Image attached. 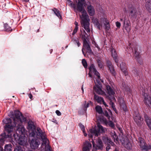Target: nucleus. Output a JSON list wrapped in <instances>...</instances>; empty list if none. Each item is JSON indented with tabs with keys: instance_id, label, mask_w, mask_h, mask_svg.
Here are the masks:
<instances>
[{
	"instance_id": "obj_1",
	"label": "nucleus",
	"mask_w": 151,
	"mask_h": 151,
	"mask_svg": "<svg viewBox=\"0 0 151 151\" xmlns=\"http://www.w3.org/2000/svg\"><path fill=\"white\" fill-rule=\"evenodd\" d=\"M75 2L73 3L72 1L67 0L66 3L69 6L73 8L75 12L77 13L78 12H81L82 14L80 15L81 19V24L88 33L90 32L89 28V17L85 10L84 6H86V4L85 0H75Z\"/></svg>"
},
{
	"instance_id": "obj_2",
	"label": "nucleus",
	"mask_w": 151,
	"mask_h": 151,
	"mask_svg": "<svg viewBox=\"0 0 151 151\" xmlns=\"http://www.w3.org/2000/svg\"><path fill=\"white\" fill-rule=\"evenodd\" d=\"M9 116L13 118V122H12L9 118L4 119L3 122L6 124L4 127L5 131L10 134L13 131L15 127H17V129L20 126H22V123L25 121L26 119L22 113L18 111H14V114L13 112H11Z\"/></svg>"
},
{
	"instance_id": "obj_3",
	"label": "nucleus",
	"mask_w": 151,
	"mask_h": 151,
	"mask_svg": "<svg viewBox=\"0 0 151 151\" xmlns=\"http://www.w3.org/2000/svg\"><path fill=\"white\" fill-rule=\"evenodd\" d=\"M89 72L88 74L90 77L93 78L92 73H93L95 76L94 78L96 79L94 80L95 86L93 87L94 91L97 93L104 95L105 94V93L102 89V86L101 84V82L103 83V81L100 79V74L96 70L93 64H91L89 67Z\"/></svg>"
},
{
	"instance_id": "obj_4",
	"label": "nucleus",
	"mask_w": 151,
	"mask_h": 151,
	"mask_svg": "<svg viewBox=\"0 0 151 151\" xmlns=\"http://www.w3.org/2000/svg\"><path fill=\"white\" fill-rule=\"evenodd\" d=\"M92 20L94 26L99 30L102 29L103 24L104 25L106 30H108L110 28L109 21L106 17H101L99 20L97 18L94 17L93 18Z\"/></svg>"
},
{
	"instance_id": "obj_5",
	"label": "nucleus",
	"mask_w": 151,
	"mask_h": 151,
	"mask_svg": "<svg viewBox=\"0 0 151 151\" xmlns=\"http://www.w3.org/2000/svg\"><path fill=\"white\" fill-rule=\"evenodd\" d=\"M26 132V130L23 125L20 126L17 130L16 133L19 137L18 142L20 145L24 146L27 144V137L25 136Z\"/></svg>"
},
{
	"instance_id": "obj_6",
	"label": "nucleus",
	"mask_w": 151,
	"mask_h": 151,
	"mask_svg": "<svg viewBox=\"0 0 151 151\" xmlns=\"http://www.w3.org/2000/svg\"><path fill=\"white\" fill-rule=\"evenodd\" d=\"M106 92L109 95L108 98L110 100V102L109 103L110 104L115 112L116 113H117V111L115 106L113 102L115 101L116 100L115 98L114 97L115 92L111 87L109 85H106Z\"/></svg>"
},
{
	"instance_id": "obj_7",
	"label": "nucleus",
	"mask_w": 151,
	"mask_h": 151,
	"mask_svg": "<svg viewBox=\"0 0 151 151\" xmlns=\"http://www.w3.org/2000/svg\"><path fill=\"white\" fill-rule=\"evenodd\" d=\"M97 126L98 128V130H97L94 128H92L89 130L90 133L88 135L90 137L92 138L93 136L98 137L99 134L100 132H102L104 131V130L103 127L99 123H97Z\"/></svg>"
},
{
	"instance_id": "obj_8",
	"label": "nucleus",
	"mask_w": 151,
	"mask_h": 151,
	"mask_svg": "<svg viewBox=\"0 0 151 151\" xmlns=\"http://www.w3.org/2000/svg\"><path fill=\"white\" fill-rule=\"evenodd\" d=\"M36 130V135L35 136L37 138H40L42 141V143L46 142L48 141V139L46 137L45 132H42V129L40 127H37Z\"/></svg>"
},
{
	"instance_id": "obj_9",
	"label": "nucleus",
	"mask_w": 151,
	"mask_h": 151,
	"mask_svg": "<svg viewBox=\"0 0 151 151\" xmlns=\"http://www.w3.org/2000/svg\"><path fill=\"white\" fill-rule=\"evenodd\" d=\"M35 137H29V142L32 149L35 150L38 147L40 144V141L37 139L35 138Z\"/></svg>"
},
{
	"instance_id": "obj_10",
	"label": "nucleus",
	"mask_w": 151,
	"mask_h": 151,
	"mask_svg": "<svg viewBox=\"0 0 151 151\" xmlns=\"http://www.w3.org/2000/svg\"><path fill=\"white\" fill-rule=\"evenodd\" d=\"M27 129L29 132V136L30 137H35L36 135V128L34 123L32 121H29L28 123Z\"/></svg>"
},
{
	"instance_id": "obj_11",
	"label": "nucleus",
	"mask_w": 151,
	"mask_h": 151,
	"mask_svg": "<svg viewBox=\"0 0 151 151\" xmlns=\"http://www.w3.org/2000/svg\"><path fill=\"white\" fill-rule=\"evenodd\" d=\"M138 141V144L142 151H148V150L151 149V145H147L143 138L139 137Z\"/></svg>"
},
{
	"instance_id": "obj_12",
	"label": "nucleus",
	"mask_w": 151,
	"mask_h": 151,
	"mask_svg": "<svg viewBox=\"0 0 151 151\" xmlns=\"http://www.w3.org/2000/svg\"><path fill=\"white\" fill-rule=\"evenodd\" d=\"M118 102L120 105L121 109L123 110L125 112L127 111V109L124 99L122 98H119Z\"/></svg>"
},
{
	"instance_id": "obj_13",
	"label": "nucleus",
	"mask_w": 151,
	"mask_h": 151,
	"mask_svg": "<svg viewBox=\"0 0 151 151\" xmlns=\"http://www.w3.org/2000/svg\"><path fill=\"white\" fill-rule=\"evenodd\" d=\"M129 8L130 10V14L132 17H136L138 14L136 8L132 5H129Z\"/></svg>"
},
{
	"instance_id": "obj_14",
	"label": "nucleus",
	"mask_w": 151,
	"mask_h": 151,
	"mask_svg": "<svg viewBox=\"0 0 151 151\" xmlns=\"http://www.w3.org/2000/svg\"><path fill=\"white\" fill-rule=\"evenodd\" d=\"M94 99L98 102V103L100 104H103L105 107L108 106L105 102L103 98L101 96H99L97 95H95L94 96Z\"/></svg>"
},
{
	"instance_id": "obj_15",
	"label": "nucleus",
	"mask_w": 151,
	"mask_h": 151,
	"mask_svg": "<svg viewBox=\"0 0 151 151\" xmlns=\"http://www.w3.org/2000/svg\"><path fill=\"white\" fill-rule=\"evenodd\" d=\"M93 147H94L96 150H101L103 148V145L101 139H99L97 142L96 145L93 142Z\"/></svg>"
},
{
	"instance_id": "obj_16",
	"label": "nucleus",
	"mask_w": 151,
	"mask_h": 151,
	"mask_svg": "<svg viewBox=\"0 0 151 151\" xmlns=\"http://www.w3.org/2000/svg\"><path fill=\"white\" fill-rule=\"evenodd\" d=\"M49 141L46 142L42 143L41 145V151H52L51 147L48 145Z\"/></svg>"
},
{
	"instance_id": "obj_17",
	"label": "nucleus",
	"mask_w": 151,
	"mask_h": 151,
	"mask_svg": "<svg viewBox=\"0 0 151 151\" xmlns=\"http://www.w3.org/2000/svg\"><path fill=\"white\" fill-rule=\"evenodd\" d=\"M84 48L87 50V52L91 54L92 53V51L91 49V47L86 40H83V47L82 49V52L83 55H85V54H84L83 51V49Z\"/></svg>"
},
{
	"instance_id": "obj_18",
	"label": "nucleus",
	"mask_w": 151,
	"mask_h": 151,
	"mask_svg": "<svg viewBox=\"0 0 151 151\" xmlns=\"http://www.w3.org/2000/svg\"><path fill=\"white\" fill-rule=\"evenodd\" d=\"M134 119L138 125L139 126L142 125L143 118H141L139 114H137L136 115L135 114L134 115Z\"/></svg>"
},
{
	"instance_id": "obj_19",
	"label": "nucleus",
	"mask_w": 151,
	"mask_h": 151,
	"mask_svg": "<svg viewBox=\"0 0 151 151\" xmlns=\"http://www.w3.org/2000/svg\"><path fill=\"white\" fill-rule=\"evenodd\" d=\"M144 96L145 97L144 102L146 105L151 108V97L146 93H144Z\"/></svg>"
},
{
	"instance_id": "obj_20",
	"label": "nucleus",
	"mask_w": 151,
	"mask_h": 151,
	"mask_svg": "<svg viewBox=\"0 0 151 151\" xmlns=\"http://www.w3.org/2000/svg\"><path fill=\"white\" fill-rule=\"evenodd\" d=\"M130 45L131 46H129V47H127V49L130 46V47L131 48V49L130 48H129L130 50L129 51V52H133V50L134 51V56L136 58H137V59L139 58V53L138 52H137V47H132L131 46V44H130Z\"/></svg>"
},
{
	"instance_id": "obj_21",
	"label": "nucleus",
	"mask_w": 151,
	"mask_h": 151,
	"mask_svg": "<svg viewBox=\"0 0 151 151\" xmlns=\"http://www.w3.org/2000/svg\"><path fill=\"white\" fill-rule=\"evenodd\" d=\"M120 67L122 71L126 76L128 75L127 68L126 64L122 62L120 64Z\"/></svg>"
},
{
	"instance_id": "obj_22",
	"label": "nucleus",
	"mask_w": 151,
	"mask_h": 151,
	"mask_svg": "<svg viewBox=\"0 0 151 151\" xmlns=\"http://www.w3.org/2000/svg\"><path fill=\"white\" fill-rule=\"evenodd\" d=\"M111 52L112 56L116 63L117 65L118 66V59L117 58V55L115 49L113 48H111Z\"/></svg>"
},
{
	"instance_id": "obj_23",
	"label": "nucleus",
	"mask_w": 151,
	"mask_h": 151,
	"mask_svg": "<svg viewBox=\"0 0 151 151\" xmlns=\"http://www.w3.org/2000/svg\"><path fill=\"white\" fill-rule=\"evenodd\" d=\"M102 139L105 144H109L112 146L115 145L114 143L111 141L110 139L108 138L107 136H103L102 137Z\"/></svg>"
},
{
	"instance_id": "obj_24",
	"label": "nucleus",
	"mask_w": 151,
	"mask_h": 151,
	"mask_svg": "<svg viewBox=\"0 0 151 151\" xmlns=\"http://www.w3.org/2000/svg\"><path fill=\"white\" fill-rule=\"evenodd\" d=\"M107 66L109 68L111 73L113 75L115 76L116 75L115 71L111 62L109 61H107Z\"/></svg>"
},
{
	"instance_id": "obj_25",
	"label": "nucleus",
	"mask_w": 151,
	"mask_h": 151,
	"mask_svg": "<svg viewBox=\"0 0 151 151\" xmlns=\"http://www.w3.org/2000/svg\"><path fill=\"white\" fill-rule=\"evenodd\" d=\"M130 22L128 19L124 18V27L126 30L127 31H129L130 28Z\"/></svg>"
},
{
	"instance_id": "obj_26",
	"label": "nucleus",
	"mask_w": 151,
	"mask_h": 151,
	"mask_svg": "<svg viewBox=\"0 0 151 151\" xmlns=\"http://www.w3.org/2000/svg\"><path fill=\"white\" fill-rule=\"evenodd\" d=\"M92 145L88 141H86L84 144L83 148V151H90V149L91 148Z\"/></svg>"
},
{
	"instance_id": "obj_27",
	"label": "nucleus",
	"mask_w": 151,
	"mask_h": 151,
	"mask_svg": "<svg viewBox=\"0 0 151 151\" xmlns=\"http://www.w3.org/2000/svg\"><path fill=\"white\" fill-rule=\"evenodd\" d=\"M88 13L91 16H93L95 13V10L93 7L91 5H89L87 6Z\"/></svg>"
},
{
	"instance_id": "obj_28",
	"label": "nucleus",
	"mask_w": 151,
	"mask_h": 151,
	"mask_svg": "<svg viewBox=\"0 0 151 151\" xmlns=\"http://www.w3.org/2000/svg\"><path fill=\"white\" fill-rule=\"evenodd\" d=\"M145 122L147 125L151 130V119L146 114L145 115Z\"/></svg>"
},
{
	"instance_id": "obj_29",
	"label": "nucleus",
	"mask_w": 151,
	"mask_h": 151,
	"mask_svg": "<svg viewBox=\"0 0 151 151\" xmlns=\"http://www.w3.org/2000/svg\"><path fill=\"white\" fill-rule=\"evenodd\" d=\"M145 6L148 12L151 13V0H148L146 2Z\"/></svg>"
},
{
	"instance_id": "obj_30",
	"label": "nucleus",
	"mask_w": 151,
	"mask_h": 151,
	"mask_svg": "<svg viewBox=\"0 0 151 151\" xmlns=\"http://www.w3.org/2000/svg\"><path fill=\"white\" fill-rule=\"evenodd\" d=\"M89 36V34L86 33L85 30H84L83 32H82L80 35V36L84 40H86Z\"/></svg>"
},
{
	"instance_id": "obj_31",
	"label": "nucleus",
	"mask_w": 151,
	"mask_h": 151,
	"mask_svg": "<svg viewBox=\"0 0 151 151\" xmlns=\"http://www.w3.org/2000/svg\"><path fill=\"white\" fill-rule=\"evenodd\" d=\"M124 146L125 148L128 150H130L132 148V145L128 140H127L124 145Z\"/></svg>"
},
{
	"instance_id": "obj_32",
	"label": "nucleus",
	"mask_w": 151,
	"mask_h": 151,
	"mask_svg": "<svg viewBox=\"0 0 151 151\" xmlns=\"http://www.w3.org/2000/svg\"><path fill=\"white\" fill-rule=\"evenodd\" d=\"M52 10L54 12L55 14L59 18H61V16L60 13V11L58 10L57 9L55 8H54L52 9Z\"/></svg>"
},
{
	"instance_id": "obj_33",
	"label": "nucleus",
	"mask_w": 151,
	"mask_h": 151,
	"mask_svg": "<svg viewBox=\"0 0 151 151\" xmlns=\"http://www.w3.org/2000/svg\"><path fill=\"white\" fill-rule=\"evenodd\" d=\"M12 146L9 144L6 145L4 147L5 151H11L12 150Z\"/></svg>"
},
{
	"instance_id": "obj_34",
	"label": "nucleus",
	"mask_w": 151,
	"mask_h": 151,
	"mask_svg": "<svg viewBox=\"0 0 151 151\" xmlns=\"http://www.w3.org/2000/svg\"><path fill=\"white\" fill-rule=\"evenodd\" d=\"M95 109L96 111L99 114H101L103 112L102 108L101 106L98 105L96 107Z\"/></svg>"
},
{
	"instance_id": "obj_35",
	"label": "nucleus",
	"mask_w": 151,
	"mask_h": 151,
	"mask_svg": "<svg viewBox=\"0 0 151 151\" xmlns=\"http://www.w3.org/2000/svg\"><path fill=\"white\" fill-rule=\"evenodd\" d=\"M4 27L7 31H11L12 30V29L6 23L4 24Z\"/></svg>"
},
{
	"instance_id": "obj_36",
	"label": "nucleus",
	"mask_w": 151,
	"mask_h": 151,
	"mask_svg": "<svg viewBox=\"0 0 151 151\" xmlns=\"http://www.w3.org/2000/svg\"><path fill=\"white\" fill-rule=\"evenodd\" d=\"M14 151H24V149L20 146H17L15 147Z\"/></svg>"
},
{
	"instance_id": "obj_37",
	"label": "nucleus",
	"mask_w": 151,
	"mask_h": 151,
	"mask_svg": "<svg viewBox=\"0 0 151 151\" xmlns=\"http://www.w3.org/2000/svg\"><path fill=\"white\" fill-rule=\"evenodd\" d=\"M111 137L114 140V141L115 142L116 140V141H117V138L118 137L117 135L116 134L115 132H114L112 133L111 134Z\"/></svg>"
},
{
	"instance_id": "obj_38",
	"label": "nucleus",
	"mask_w": 151,
	"mask_h": 151,
	"mask_svg": "<svg viewBox=\"0 0 151 151\" xmlns=\"http://www.w3.org/2000/svg\"><path fill=\"white\" fill-rule=\"evenodd\" d=\"M82 64L85 68H86L87 67V63L85 59H83L82 61Z\"/></svg>"
},
{
	"instance_id": "obj_39",
	"label": "nucleus",
	"mask_w": 151,
	"mask_h": 151,
	"mask_svg": "<svg viewBox=\"0 0 151 151\" xmlns=\"http://www.w3.org/2000/svg\"><path fill=\"white\" fill-rule=\"evenodd\" d=\"M97 62L99 67L101 68H102L103 67V65L102 61L100 60H98Z\"/></svg>"
},
{
	"instance_id": "obj_40",
	"label": "nucleus",
	"mask_w": 151,
	"mask_h": 151,
	"mask_svg": "<svg viewBox=\"0 0 151 151\" xmlns=\"http://www.w3.org/2000/svg\"><path fill=\"white\" fill-rule=\"evenodd\" d=\"M80 127L83 133H84L85 131V127L84 125H82V124H79Z\"/></svg>"
},
{
	"instance_id": "obj_41",
	"label": "nucleus",
	"mask_w": 151,
	"mask_h": 151,
	"mask_svg": "<svg viewBox=\"0 0 151 151\" xmlns=\"http://www.w3.org/2000/svg\"><path fill=\"white\" fill-rule=\"evenodd\" d=\"M74 42L75 43L77 44L78 47H79L80 46L81 44L79 43V41L78 39H75L74 40Z\"/></svg>"
},
{
	"instance_id": "obj_42",
	"label": "nucleus",
	"mask_w": 151,
	"mask_h": 151,
	"mask_svg": "<svg viewBox=\"0 0 151 151\" xmlns=\"http://www.w3.org/2000/svg\"><path fill=\"white\" fill-rule=\"evenodd\" d=\"M116 25L117 27L119 28L121 26V24L119 22H116Z\"/></svg>"
},
{
	"instance_id": "obj_43",
	"label": "nucleus",
	"mask_w": 151,
	"mask_h": 151,
	"mask_svg": "<svg viewBox=\"0 0 151 151\" xmlns=\"http://www.w3.org/2000/svg\"><path fill=\"white\" fill-rule=\"evenodd\" d=\"M132 71L133 73H134V76H138V72L137 70H135Z\"/></svg>"
},
{
	"instance_id": "obj_44",
	"label": "nucleus",
	"mask_w": 151,
	"mask_h": 151,
	"mask_svg": "<svg viewBox=\"0 0 151 151\" xmlns=\"http://www.w3.org/2000/svg\"><path fill=\"white\" fill-rule=\"evenodd\" d=\"M110 144H108L106 147V150L107 151H109V150L110 149Z\"/></svg>"
},
{
	"instance_id": "obj_45",
	"label": "nucleus",
	"mask_w": 151,
	"mask_h": 151,
	"mask_svg": "<svg viewBox=\"0 0 151 151\" xmlns=\"http://www.w3.org/2000/svg\"><path fill=\"white\" fill-rule=\"evenodd\" d=\"M55 113L58 116H60L61 115V113L58 110H57L56 111Z\"/></svg>"
},
{
	"instance_id": "obj_46",
	"label": "nucleus",
	"mask_w": 151,
	"mask_h": 151,
	"mask_svg": "<svg viewBox=\"0 0 151 151\" xmlns=\"http://www.w3.org/2000/svg\"><path fill=\"white\" fill-rule=\"evenodd\" d=\"M109 125L111 127H114V124L111 121H110L109 122Z\"/></svg>"
},
{
	"instance_id": "obj_47",
	"label": "nucleus",
	"mask_w": 151,
	"mask_h": 151,
	"mask_svg": "<svg viewBox=\"0 0 151 151\" xmlns=\"http://www.w3.org/2000/svg\"><path fill=\"white\" fill-rule=\"evenodd\" d=\"M105 115L107 117H109V116L107 112L106 111L105 112Z\"/></svg>"
},
{
	"instance_id": "obj_48",
	"label": "nucleus",
	"mask_w": 151,
	"mask_h": 151,
	"mask_svg": "<svg viewBox=\"0 0 151 151\" xmlns=\"http://www.w3.org/2000/svg\"><path fill=\"white\" fill-rule=\"evenodd\" d=\"M34 29H35V32H39V28H34Z\"/></svg>"
},
{
	"instance_id": "obj_49",
	"label": "nucleus",
	"mask_w": 151,
	"mask_h": 151,
	"mask_svg": "<svg viewBox=\"0 0 151 151\" xmlns=\"http://www.w3.org/2000/svg\"><path fill=\"white\" fill-rule=\"evenodd\" d=\"M77 30H75V29H74V31L73 32L72 35H74L77 32Z\"/></svg>"
},
{
	"instance_id": "obj_50",
	"label": "nucleus",
	"mask_w": 151,
	"mask_h": 151,
	"mask_svg": "<svg viewBox=\"0 0 151 151\" xmlns=\"http://www.w3.org/2000/svg\"><path fill=\"white\" fill-rule=\"evenodd\" d=\"M74 24L76 25V26H78V23L77 22L75 21L74 23Z\"/></svg>"
},
{
	"instance_id": "obj_51",
	"label": "nucleus",
	"mask_w": 151,
	"mask_h": 151,
	"mask_svg": "<svg viewBox=\"0 0 151 151\" xmlns=\"http://www.w3.org/2000/svg\"><path fill=\"white\" fill-rule=\"evenodd\" d=\"M29 98L30 99H31L32 98V95L30 94H29Z\"/></svg>"
},
{
	"instance_id": "obj_52",
	"label": "nucleus",
	"mask_w": 151,
	"mask_h": 151,
	"mask_svg": "<svg viewBox=\"0 0 151 151\" xmlns=\"http://www.w3.org/2000/svg\"><path fill=\"white\" fill-rule=\"evenodd\" d=\"M113 151H119V149L116 147L115 148V150Z\"/></svg>"
},
{
	"instance_id": "obj_53",
	"label": "nucleus",
	"mask_w": 151,
	"mask_h": 151,
	"mask_svg": "<svg viewBox=\"0 0 151 151\" xmlns=\"http://www.w3.org/2000/svg\"><path fill=\"white\" fill-rule=\"evenodd\" d=\"M78 28V26H76L74 29H75V30H76L77 31Z\"/></svg>"
},
{
	"instance_id": "obj_54",
	"label": "nucleus",
	"mask_w": 151,
	"mask_h": 151,
	"mask_svg": "<svg viewBox=\"0 0 151 151\" xmlns=\"http://www.w3.org/2000/svg\"><path fill=\"white\" fill-rule=\"evenodd\" d=\"M81 89L83 93V92L84 90H83V85H82V88H81Z\"/></svg>"
},
{
	"instance_id": "obj_55",
	"label": "nucleus",
	"mask_w": 151,
	"mask_h": 151,
	"mask_svg": "<svg viewBox=\"0 0 151 151\" xmlns=\"http://www.w3.org/2000/svg\"><path fill=\"white\" fill-rule=\"evenodd\" d=\"M84 133V136H87V134L85 132V131H84V133Z\"/></svg>"
},
{
	"instance_id": "obj_56",
	"label": "nucleus",
	"mask_w": 151,
	"mask_h": 151,
	"mask_svg": "<svg viewBox=\"0 0 151 151\" xmlns=\"http://www.w3.org/2000/svg\"><path fill=\"white\" fill-rule=\"evenodd\" d=\"M25 2H28L29 1V0H23Z\"/></svg>"
},
{
	"instance_id": "obj_57",
	"label": "nucleus",
	"mask_w": 151,
	"mask_h": 151,
	"mask_svg": "<svg viewBox=\"0 0 151 151\" xmlns=\"http://www.w3.org/2000/svg\"><path fill=\"white\" fill-rule=\"evenodd\" d=\"M88 106H89V104H88H88H87L86 105V107L87 108L88 107Z\"/></svg>"
},
{
	"instance_id": "obj_58",
	"label": "nucleus",
	"mask_w": 151,
	"mask_h": 151,
	"mask_svg": "<svg viewBox=\"0 0 151 151\" xmlns=\"http://www.w3.org/2000/svg\"><path fill=\"white\" fill-rule=\"evenodd\" d=\"M96 47L98 48V50H99V49H100V48L98 47V46H97Z\"/></svg>"
},
{
	"instance_id": "obj_59",
	"label": "nucleus",
	"mask_w": 151,
	"mask_h": 151,
	"mask_svg": "<svg viewBox=\"0 0 151 151\" xmlns=\"http://www.w3.org/2000/svg\"><path fill=\"white\" fill-rule=\"evenodd\" d=\"M120 21H123V19H120Z\"/></svg>"
},
{
	"instance_id": "obj_60",
	"label": "nucleus",
	"mask_w": 151,
	"mask_h": 151,
	"mask_svg": "<svg viewBox=\"0 0 151 151\" xmlns=\"http://www.w3.org/2000/svg\"><path fill=\"white\" fill-rule=\"evenodd\" d=\"M128 89L129 90V92H130V89L129 88H128Z\"/></svg>"
},
{
	"instance_id": "obj_61",
	"label": "nucleus",
	"mask_w": 151,
	"mask_h": 151,
	"mask_svg": "<svg viewBox=\"0 0 151 151\" xmlns=\"http://www.w3.org/2000/svg\"><path fill=\"white\" fill-rule=\"evenodd\" d=\"M125 12H126V9H125V10H124Z\"/></svg>"
},
{
	"instance_id": "obj_62",
	"label": "nucleus",
	"mask_w": 151,
	"mask_h": 151,
	"mask_svg": "<svg viewBox=\"0 0 151 151\" xmlns=\"http://www.w3.org/2000/svg\"><path fill=\"white\" fill-rule=\"evenodd\" d=\"M52 50H51V52H50L51 53L52 52Z\"/></svg>"
},
{
	"instance_id": "obj_63",
	"label": "nucleus",
	"mask_w": 151,
	"mask_h": 151,
	"mask_svg": "<svg viewBox=\"0 0 151 151\" xmlns=\"http://www.w3.org/2000/svg\"><path fill=\"white\" fill-rule=\"evenodd\" d=\"M1 151H3V150H2Z\"/></svg>"
},
{
	"instance_id": "obj_64",
	"label": "nucleus",
	"mask_w": 151,
	"mask_h": 151,
	"mask_svg": "<svg viewBox=\"0 0 151 151\" xmlns=\"http://www.w3.org/2000/svg\"><path fill=\"white\" fill-rule=\"evenodd\" d=\"M92 151H93V150H92Z\"/></svg>"
}]
</instances>
